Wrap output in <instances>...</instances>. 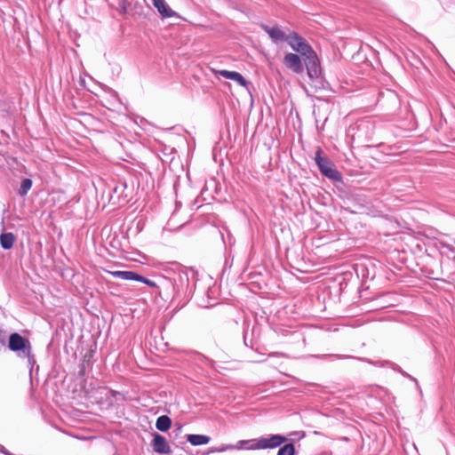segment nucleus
<instances>
[{
	"label": "nucleus",
	"instance_id": "14",
	"mask_svg": "<svg viewBox=\"0 0 455 455\" xmlns=\"http://www.w3.org/2000/svg\"><path fill=\"white\" fill-rule=\"evenodd\" d=\"M171 425L172 420L166 415L158 417L156 422V427L162 432L167 431L171 427Z\"/></svg>",
	"mask_w": 455,
	"mask_h": 455
},
{
	"label": "nucleus",
	"instance_id": "4",
	"mask_svg": "<svg viewBox=\"0 0 455 455\" xmlns=\"http://www.w3.org/2000/svg\"><path fill=\"white\" fill-rule=\"evenodd\" d=\"M315 160L323 175L335 181L341 180L340 173L327 157L322 156L320 149L315 153Z\"/></svg>",
	"mask_w": 455,
	"mask_h": 455
},
{
	"label": "nucleus",
	"instance_id": "5",
	"mask_svg": "<svg viewBox=\"0 0 455 455\" xmlns=\"http://www.w3.org/2000/svg\"><path fill=\"white\" fill-rule=\"evenodd\" d=\"M109 275L113 277L123 279V280H132L143 283L150 287H156V283L143 275H140L133 271H109Z\"/></svg>",
	"mask_w": 455,
	"mask_h": 455
},
{
	"label": "nucleus",
	"instance_id": "3",
	"mask_svg": "<svg viewBox=\"0 0 455 455\" xmlns=\"http://www.w3.org/2000/svg\"><path fill=\"white\" fill-rule=\"evenodd\" d=\"M8 347L12 351L18 353L20 357L28 358L29 363H33L30 342L19 333L15 332L10 335Z\"/></svg>",
	"mask_w": 455,
	"mask_h": 455
},
{
	"label": "nucleus",
	"instance_id": "10",
	"mask_svg": "<svg viewBox=\"0 0 455 455\" xmlns=\"http://www.w3.org/2000/svg\"><path fill=\"white\" fill-rule=\"evenodd\" d=\"M153 4L163 18H170L176 15V12L171 9L164 0H153Z\"/></svg>",
	"mask_w": 455,
	"mask_h": 455
},
{
	"label": "nucleus",
	"instance_id": "1",
	"mask_svg": "<svg viewBox=\"0 0 455 455\" xmlns=\"http://www.w3.org/2000/svg\"><path fill=\"white\" fill-rule=\"evenodd\" d=\"M287 44L303 58L308 77L311 80L319 78L321 76L320 61L311 45L294 31L290 32Z\"/></svg>",
	"mask_w": 455,
	"mask_h": 455
},
{
	"label": "nucleus",
	"instance_id": "12",
	"mask_svg": "<svg viewBox=\"0 0 455 455\" xmlns=\"http://www.w3.org/2000/svg\"><path fill=\"white\" fill-rule=\"evenodd\" d=\"M15 235L12 233H2L0 235V244L4 250H9L13 246Z\"/></svg>",
	"mask_w": 455,
	"mask_h": 455
},
{
	"label": "nucleus",
	"instance_id": "11",
	"mask_svg": "<svg viewBox=\"0 0 455 455\" xmlns=\"http://www.w3.org/2000/svg\"><path fill=\"white\" fill-rule=\"evenodd\" d=\"M247 440L238 441L235 444H224L215 449L217 452H224L231 450H248Z\"/></svg>",
	"mask_w": 455,
	"mask_h": 455
},
{
	"label": "nucleus",
	"instance_id": "9",
	"mask_svg": "<svg viewBox=\"0 0 455 455\" xmlns=\"http://www.w3.org/2000/svg\"><path fill=\"white\" fill-rule=\"evenodd\" d=\"M153 450L157 453H170L171 448L165 437L159 434H155L151 443Z\"/></svg>",
	"mask_w": 455,
	"mask_h": 455
},
{
	"label": "nucleus",
	"instance_id": "8",
	"mask_svg": "<svg viewBox=\"0 0 455 455\" xmlns=\"http://www.w3.org/2000/svg\"><path fill=\"white\" fill-rule=\"evenodd\" d=\"M212 71L216 76H220L226 79L235 81L241 86L246 87L249 84L246 81V79L240 73H238L236 71H229V70H225V69H221V70L212 69Z\"/></svg>",
	"mask_w": 455,
	"mask_h": 455
},
{
	"label": "nucleus",
	"instance_id": "13",
	"mask_svg": "<svg viewBox=\"0 0 455 455\" xmlns=\"http://www.w3.org/2000/svg\"><path fill=\"white\" fill-rule=\"evenodd\" d=\"M187 440L195 446L207 444L211 438L204 435H188Z\"/></svg>",
	"mask_w": 455,
	"mask_h": 455
},
{
	"label": "nucleus",
	"instance_id": "6",
	"mask_svg": "<svg viewBox=\"0 0 455 455\" xmlns=\"http://www.w3.org/2000/svg\"><path fill=\"white\" fill-rule=\"evenodd\" d=\"M262 29L269 36L274 43L288 42L290 36V30L287 31L280 28L278 26L269 27L266 24H261Z\"/></svg>",
	"mask_w": 455,
	"mask_h": 455
},
{
	"label": "nucleus",
	"instance_id": "16",
	"mask_svg": "<svg viewBox=\"0 0 455 455\" xmlns=\"http://www.w3.org/2000/svg\"><path fill=\"white\" fill-rule=\"evenodd\" d=\"M295 447L292 443L284 444L277 452V455H294Z\"/></svg>",
	"mask_w": 455,
	"mask_h": 455
},
{
	"label": "nucleus",
	"instance_id": "2",
	"mask_svg": "<svg viewBox=\"0 0 455 455\" xmlns=\"http://www.w3.org/2000/svg\"><path fill=\"white\" fill-rule=\"evenodd\" d=\"M286 441L282 435H269L256 439L247 440L248 450L275 449L281 446Z\"/></svg>",
	"mask_w": 455,
	"mask_h": 455
},
{
	"label": "nucleus",
	"instance_id": "7",
	"mask_svg": "<svg viewBox=\"0 0 455 455\" xmlns=\"http://www.w3.org/2000/svg\"><path fill=\"white\" fill-rule=\"evenodd\" d=\"M283 64L287 68L297 74H300L304 70L300 56L295 53L290 52L285 54L283 58Z\"/></svg>",
	"mask_w": 455,
	"mask_h": 455
},
{
	"label": "nucleus",
	"instance_id": "15",
	"mask_svg": "<svg viewBox=\"0 0 455 455\" xmlns=\"http://www.w3.org/2000/svg\"><path fill=\"white\" fill-rule=\"evenodd\" d=\"M32 187V180L30 179H24L21 181L20 188L19 189V194L21 196H24L28 194Z\"/></svg>",
	"mask_w": 455,
	"mask_h": 455
}]
</instances>
